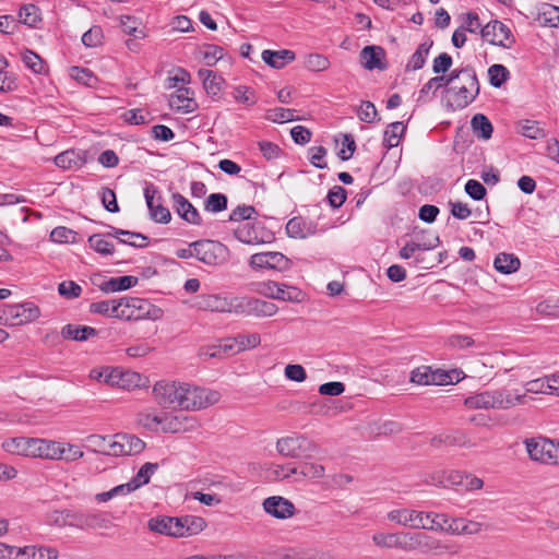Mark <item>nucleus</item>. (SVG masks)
<instances>
[{"label":"nucleus","mask_w":559,"mask_h":559,"mask_svg":"<svg viewBox=\"0 0 559 559\" xmlns=\"http://www.w3.org/2000/svg\"><path fill=\"white\" fill-rule=\"evenodd\" d=\"M526 394H519L508 389L485 391L468 396L464 405L469 409H508L524 404Z\"/></svg>","instance_id":"nucleus-1"},{"label":"nucleus","mask_w":559,"mask_h":559,"mask_svg":"<svg viewBox=\"0 0 559 559\" xmlns=\"http://www.w3.org/2000/svg\"><path fill=\"white\" fill-rule=\"evenodd\" d=\"M388 520L412 528L435 531L430 525H439L441 520L444 523L449 522V516L443 513L421 512L412 509H396L388 513Z\"/></svg>","instance_id":"nucleus-2"},{"label":"nucleus","mask_w":559,"mask_h":559,"mask_svg":"<svg viewBox=\"0 0 559 559\" xmlns=\"http://www.w3.org/2000/svg\"><path fill=\"white\" fill-rule=\"evenodd\" d=\"M524 444L532 461L559 465V441L538 436L525 439Z\"/></svg>","instance_id":"nucleus-3"},{"label":"nucleus","mask_w":559,"mask_h":559,"mask_svg":"<svg viewBox=\"0 0 559 559\" xmlns=\"http://www.w3.org/2000/svg\"><path fill=\"white\" fill-rule=\"evenodd\" d=\"M402 551L441 555L448 546L425 532H402Z\"/></svg>","instance_id":"nucleus-4"},{"label":"nucleus","mask_w":559,"mask_h":559,"mask_svg":"<svg viewBox=\"0 0 559 559\" xmlns=\"http://www.w3.org/2000/svg\"><path fill=\"white\" fill-rule=\"evenodd\" d=\"M121 302L120 319L135 321L144 319L158 320L163 316V310L146 299L123 297Z\"/></svg>","instance_id":"nucleus-5"},{"label":"nucleus","mask_w":559,"mask_h":559,"mask_svg":"<svg viewBox=\"0 0 559 559\" xmlns=\"http://www.w3.org/2000/svg\"><path fill=\"white\" fill-rule=\"evenodd\" d=\"M180 400L181 409H200L215 404L218 401V393L203 388L182 384Z\"/></svg>","instance_id":"nucleus-6"},{"label":"nucleus","mask_w":559,"mask_h":559,"mask_svg":"<svg viewBox=\"0 0 559 559\" xmlns=\"http://www.w3.org/2000/svg\"><path fill=\"white\" fill-rule=\"evenodd\" d=\"M143 192L150 218L158 224L169 223L171 214L169 210L163 205V198L157 187L152 182H146Z\"/></svg>","instance_id":"nucleus-7"},{"label":"nucleus","mask_w":559,"mask_h":559,"mask_svg":"<svg viewBox=\"0 0 559 559\" xmlns=\"http://www.w3.org/2000/svg\"><path fill=\"white\" fill-rule=\"evenodd\" d=\"M183 382L160 380L153 386V394L157 403L165 407L180 406Z\"/></svg>","instance_id":"nucleus-8"},{"label":"nucleus","mask_w":559,"mask_h":559,"mask_svg":"<svg viewBox=\"0 0 559 559\" xmlns=\"http://www.w3.org/2000/svg\"><path fill=\"white\" fill-rule=\"evenodd\" d=\"M481 37L490 45L511 48L514 43L511 29L501 21L493 20L480 29Z\"/></svg>","instance_id":"nucleus-9"},{"label":"nucleus","mask_w":559,"mask_h":559,"mask_svg":"<svg viewBox=\"0 0 559 559\" xmlns=\"http://www.w3.org/2000/svg\"><path fill=\"white\" fill-rule=\"evenodd\" d=\"M194 258L207 265H217L226 254L227 248L214 240H198L193 242Z\"/></svg>","instance_id":"nucleus-10"},{"label":"nucleus","mask_w":559,"mask_h":559,"mask_svg":"<svg viewBox=\"0 0 559 559\" xmlns=\"http://www.w3.org/2000/svg\"><path fill=\"white\" fill-rule=\"evenodd\" d=\"M480 85L477 75H468L461 85L452 86L449 92L453 94V102L456 108L463 109L474 102L478 96Z\"/></svg>","instance_id":"nucleus-11"},{"label":"nucleus","mask_w":559,"mask_h":559,"mask_svg":"<svg viewBox=\"0 0 559 559\" xmlns=\"http://www.w3.org/2000/svg\"><path fill=\"white\" fill-rule=\"evenodd\" d=\"M110 455H136L145 449V442L134 435L116 433L112 440Z\"/></svg>","instance_id":"nucleus-12"},{"label":"nucleus","mask_w":559,"mask_h":559,"mask_svg":"<svg viewBox=\"0 0 559 559\" xmlns=\"http://www.w3.org/2000/svg\"><path fill=\"white\" fill-rule=\"evenodd\" d=\"M468 75L471 78L476 75L474 68L469 66L462 69H454L448 75H437L431 78L427 83L423 85L421 90L419 91V100L432 90L435 84H437V87H441L442 85L448 86L456 80L463 82L466 78H468Z\"/></svg>","instance_id":"nucleus-13"},{"label":"nucleus","mask_w":559,"mask_h":559,"mask_svg":"<svg viewBox=\"0 0 559 559\" xmlns=\"http://www.w3.org/2000/svg\"><path fill=\"white\" fill-rule=\"evenodd\" d=\"M199 428V421L195 417L182 413L176 415H165L162 420L163 432L179 433L193 431Z\"/></svg>","instance_id":"nucleus-14"},{"label":"nucleus","mask_w":559,"mask_h":559,"mask_svg":"<svg viewBox=\"0 0 559 559\" xmlns=\"http://www.w3.org/2000/svg\"><path fill=\"white\" fill-rule=\"evenodd\" d=\"M325 468L323 465L318 463L304 462L298 466L295 464H283L282 463V478H288L293 475H300L307 478H321L324 476Z\"/></svg>","instance_id":"nucleus-15"},{"label":"nucleus","mask_w":559,"mask_h":559,"mask_svg":"<svg viewBox=\"0 0 559 559\" xmlns=\"http://www.w3.org/2000/svg\"><path fill=\"white\" fill-rule=\"evenodd\" d=\"M313 444L305 437L282 438V456L307 457Z\"/></svg>","instance_id":"nucleus-16"},{"label":"nucleus","mask_w":559,"mask_h":559,"mask_svg":"<svg viewBox=\"0 0 559 559\" xmlns=\"http://www.w3.org/2000/svg\"><path fill=\"white\" fill-rule=\"evenodd\" d=\"M173 199V207L175 212L187 223L192 225H201L202 217L198 210L192 205V203L186 199L179 192H175L171 195Z\"/></svg>","instance_id":"nucleus-17"},{"label":"nucleus","mask_w":559,"mask_h":559,"mask_svg":"<svg viewBox=\"0 0 559 559\" xmlns=\"http://www.w3.org/2000/svg\"><path fill=\"white\" fill-rule=\"evenodd\" d=\"M147 527L150 531L164 534L171 537H181L182 524L179 521V518H170V516H157L152 518L147 522Z\"/></svg>","instance_id":"nucleus-18"},{"label":"nucleus","mask_w":559,"mask_h":559,"mask_svg":"<svg viewBox=\"0 0 559 559\" xmlns=\"http://www.w3.org/2000/svg\"><path fill=\"white\" fill-rule=\"evenodd\" d=\"M193 93L188 87H180L169 97V106L178 112L190 114L198 108L192 97Z\"/></svg>","instance_id":"nucleus-19"},{"label":"nucleus","mask_w":559,"mask_h":559,"mask_svg":"<svg viewBox=\"0 0 559 559\" xmlns=\"http://www.w3.org/2000/svg\"><path fill=\"white\" fill-rule=\"evenodd\" d=\"M36 440L37 438L15 437L5 440L2 443V448L5 452L11 454L34 457L36 453V444H34V441Z\"/></svg>","instance_id":"nucleus-20"},{"label":"nucleus","mask_w":559,"mask_h":559,"mask_svg":"<svg viewBox=\"0 0 559 559\" xmlns=\"http://www.w3.org/2000/svg\"><path fill=\"white\" fill-rule=\"evenodd\" d=\"M34 444H36L34 457L62 460L66 454V445L61 442L37 438Z\"/></svg>","instance_id":"nucleus-21"},{"label":"nucleus","mask_w":559,"mask_h":559,"mask_svg":"<svg viewBox=\"0 0 559 559\" xmlns=\"http://www.w3.org/2000/svg\"><path fill=\"white\" fill-rule=\"evenodd\" d=\"M197 307L201 310L214 312H228L230 308L229 296L223 295H200L197 297Z\"/></svg>","instance_id":"nucleus-22"},{"label":"nucleus","mask_w":559,"mask_h":559,"mask_svg":"<svg viewBox=\"0 0 559 559\" xmlns=\"http://www.w3.org/2000/svg\"><path fill=\"white\" fill-rule=\"evenodd\" d=\"M107 235L117 238L121 243L130 245L135 248H145L148 243V238L141 233L129 231L112 226H110V231Z\"/></svg>","instance_id":"nucleus-23"},{"label":"nucleus","mask_w":559,"mask_h":559,"mask_svg":"<svg viewBox=\"0 0 559 559\" xmlns=\"http://www.w3.org/2000/svg\"><path fill=\"white\" fill-rule=\"evenodd\" d=\"M383 57L384 50L379 46H366L360 52L361 62L368 70H383L385 68L382 62Z\"/></svg>","instance_id":"nucleus-24"},{"label":"nucleus","mask_w":559,"mask_h":559,"mask_svg":"<svg viewBox=\"0 0 559 559\" xmlns=\"http://www.w3.org/2000/svg\"><path fill=\"white\" fill-rule=\"evenodd\" d=\"M138 284V277L132 275H124L120 277H111L97 284L99 289L104 293H116L129 289Z\"/></svg>","instance_id":"nucleus-25"},{"label":"nucleus","mask_w":559,"mask_h":559,"mask_svg":"<svg viewBox=\"0 0 559 559\" xmlns=\"http://www.w3.org/2000/svg\"><path fill=\"white\" fill-rule=\"evenodd\" d=\"M280 263V252L263 251L254 253L250 257L249 265L252 269H270L276 270Z\"/></svg>","instance_id":"nucleus-26"},{"label":"nucleus","mask_w":559,"mask_h":559,"mask_svg":"<svg viewBox=\"0 0 559 559\" xmlns=\"http://www.w3.org/2000/svg\"><path fill=\"white\" fill-rule=\"evenodd\" d=\"M114 523L107 512L86 510L85 530H110Z\"/></svg>","instance_id":"nucleus-27"},{"label":"nucleus","mask_w":559,"mask_h":559,"mask_svg":"<svg viewBox=\"0 0 559 559\" xmlns=\"http://www.w3.org/2000/svg\"><path fill=\"white\" fill-rule=\"evenodd\" d=\"M559 380L556 377L550 378H539L535 380H531L525 384V391L527 393L534 394H552L558 390Z\"/></svg>","instance_id":"nucleus-28"},{"label":"nucleus","mask_w":559,"mask_h":559,"mask_svg":"<svg viewBox=\"0 0 559 559\" xmlns=\"http://www.w3.org/2000/svg\"><path fill=\"white\" fill-rule=\"evenodd\" d=\"M121 298L120 299H110V300H102L92 302L90 305V311L92 313H98L110 318H119L121 312Z\"/></svg>","instance_id":"nucleus-29"},{"label":"nucleus","mask_w":559,"mask_h":559,"mask_svg":"<svg viewBox=\"0 0 559 559\" xmlns=\"http://www.w3.org/2000/svg\"><path fill=\"white\" fill-rule=\"evenodd\" d=\"M61 335L67 340L83 342L97 335V330L87 325L67 324L62 328Z\"/></svg>","instance_id":"nucleus-30"},{"label":"nucleus","mask_w":559,"mask_h":559,"mask_svg":"<svg viewBox=\"0 0 559 559\" xmlns=\"http://www.w3.org/2000/svg\"><path fill=\"white\" fill-rule=\"evenodd\" d=\"M198 75L202 80L203 87L209 95L216 96L221 92L224 83V79L221 75L207 69L199 70Z\"/></svg>","instance_id":"nucleus-31"},{"label":"nucleus","mask_w":559,"mask_h":559,"mask_svg":"<svg viewBox=\"0 0 559 559\" xmlns=\"http://www.w3.org/2000/svg\"><path fill=\"white\" fill-rule=\"evenodd\" d=\"M520 259L513 253H498L493 261L495 269L502 274H512L520 269Z\"/></svg>","instance_id":"nucleus-32"},{"label":"nucleus","mask_w":559,"mask_h":559,"mask_svg":"<svg viewBox=\"0 0 559 559\" xmlns=\"http://www.w3.org/2000/svg\"><path fill=\"white\" fill-rule=\"evenodd\" d=\"M85 159L74 150H68L55 157V164L62 169H78L82 167Z\"/></svg>","instance_id":"nucleus-33"},{"label":"nucleus","mask_w":559,"mask_h":559,"mask_svg":"<svg viewBox=\"0 0 559 559\" xmlns=\"http://www.w3.org/2000/svg\"><path fill=\"white\" fill-rule=\"evenodd\" d=\"M179 521L182 524L181 531L182 535L181 537H189L192 535H197L201 533L206 527V522L201 516L195 515H185L180 516Z\"/></svg>","instance_id":"nucleus-34"},{"label":"nucleus","mask_w":559,"mask_h":559,"mask_svg":"<svg viewBox=\"0 0 559 559\" xmlns=\"http://www.w3.org/2000/svg\"><path fill=\"white\" fill-rule=\"evenodd\" d=\"M432 45V40H426L425 43L420 44L409 58L406 64V71H417L421 69L426 63L427 56Z\"/></svg>","instance_id":"nucleus-35"},{"label":"nucleus","mask_w":559,"mask_h":559,"mask_svg":"<svg viewBox=\"0 0 559 559\" xmlns=\"http://www.w3.org/2000/svg\"><path fill=\"white\" fill-rule=\"evenodd\" d=\"M372 542L376 546L381 548L402 550V532L376 533L372 535Z\"/></svg>","instance_id":"nucleus-36"},{"label":"nucleus","mask_w":559,"mask_h":559,"mask_svg":"<svg viewBox=\"0 0 559 559\" xmlns=\"http://www.w3.org/2000/svg\"><path fill=\"white\" fill-rule=\"evenodd\" d=\"M518 132L531 140H538L546 136V132L539 127V122L535 120L524 119L516 124Z\"/></svg>","instance_id":"nucleus-37"},{"label":"nucleus","mask_w":559,"mask_h":559,"mask_svg":"<svg viewBox=\"0 0 559 559\" xmlns=\"http://www.w3.org/2000/svg\"><path fill=\"white\" fill-rule=\"evenodd\" d=\"M405 130L406 127L401 121L390 123L384 131L383 145L386 148L396 147L400 144V141Z\"/></svg>","instance_id":"nucleus-38"},{"label":"nucleus","mask_w":559,"mask_h":559,"mask_svg":"<svg viewBox=\"0 0 559 559\" xmlns=\"http://www.w3.org/2000/svg\"><path fill=\"white\" fill-rule=\"evenodd\" d=\"M112 440L114 437L90 435L86 437L87 449L95 453L110 455L109 450L111 451Z\"/></svg>","instance_id":"nucleus-39"},{"label":"nucleus","mask_w":559,"mask_h":559,"mask_svg":"<svg viewBox=\"0 0 559 559\" xmlns=\"http://www.w3.org/2000/svg\"><path fill=\"white\" fill-rule=\"evenodd\" d=\"M228 313L238 316H252V297L248 296H229Z\"/></svg>","instance_id":"nucleus-40"},{"label":"nucleus","mask_w":559,"mask_h":559,"mask_svg":"<svg viewBox=\"0 0 559 559\" xmlns=\"http://www.w3.org/2000/svg\"><path fill=\"white\" fill-rule=\"evenodd\" d=\"M473 131L478 139L488 140L492 134V124L483 114H476L471 121Z\"/></svg>","instance_id":"nucleus-41"},{"label":"nucleus","mask_w":559,"mask_h":559,"mask_svg":"<svg viewBox=\"0 0 559 559\" xmlns=\"http://www.w3.org/2000/svg\"><path fill=\"white\" fill-rule=\"evenodd\" d=\"M17 15L20 22L29 27H35L41 20L39 8L33 3L22 5Z\"/></svg>","instance_id":"nucleus-42"},{"label":"nucleus","mask_w":559,"mask_h":559,"mask_svg":"<svg viewBox=\"0 0 559 559\" xmlns=\"http://www.w3.org/2000/svg\"><path fill=\"white\" fill-rule=\"evenodd\" d=\"M538 21L545 26L558 27L559 8L549 3L543 4L538 13Z\"/></svg>","instance_id":"nucleus-43"},{"label":"nucleus","mask_w":559,"mask_h":559,"mask_svg":"<svg viewBox=\"0 0 559 559\" xmlns=\"http://www.w3.org/2000/svg\"><path fill=\"white\" fill-rule=\"evenodd\" d=\"M235 236L238 240L248 245L263 241L258 237L255 228L249 222L239 225L235 230Z\"/></svg>","instance_id":"nucleus-44"},{"label":"nucleus","mask_w":559,"mask_h":559,"mask_svg":"<svg viewBox=\"0 0 559 559\" xmlns=\"http://www.w3.org/2000/svg\"><path fill=\"white\" fill-rule=\"evenodd\" d=\"M88 245L96 252L108 255L112 254L115 251L114 243L106 239V236L103 234H94L88 237Z\"/></svg>","instance_id":"nucleus-45"},{"label":"nucleus","mask_w":559,"mask_h":559,"mask_svg":"<svg viewBox=\"0 0 559 559\" xmlns=\"http://www.w3.org/2000/svg\"><path fill=\"white\" fill-rule=\"evenodd\" d=\"M489 83L493 87H500L510 76L509 70L502 64H492L488 69Z\"/></svg>","instance_id":"nucleus-46"},{"label":"nucleus","mask_w":559,"mask_h":559,"mask_svg":"<svg viewBox=\"0 0 559 559\" xmlns=\"http://www.w3.org/2000/svg\"><path fill=\"white\" fill-rule=\"evenodd\" d=\"M120 25L122 27L123 33L132 35L134 38H143L145 36L144 31L139 28V20L134 16L122 15L120 17Z\"/></svg>","instance_id":"nucleus-47"},{"label":"nucleus","mask_w":559,"mask_h":559,"mask_svg":"<svg viewBox=\"0 0 559 559\" xmlns=\"http://www.w3.org/2000/svg\"><path fill=\"white\" fill-rule=\"evenodd\" d=\"M277 312V306L274 302L265 301L252 297V316L270 317Z\"/></svg>","instance_id":"nucleus-48"},{"label":"nucleus","mask_w":559,"mask_h":559,"mask_svg":"<svg viewBox=\"0 0 559 559\" xmlns=\"http://www.w3.org/2000/svg\"><path fill=\"white\" fill-rule=\"evenodd\" d=\"M226 209L227 197L223 193H211L204 202V210L207 212L217 213Z\"/></svg>","instance_id":"nucleus-49"},{"label":"nucleus","mask_w":559,"mask_h":559,"mask_svg":"<svg viewBox=\"0 0 559 559\" xmlns=\"http://www.w3.org/2000/svg\"><path fill=\"white\" fill-rule=\"evenodd\" d=\"M443 443L448 447H468L469 440L462 430L443 431Z\"/></svg>","instance_id":"nucleus-50"},{"label":"nucleus","mask_w":559,"mask_h":559,"mask_svg":"<svg viewBox=\"0 0 559 559\" xmlns=\"http://www.w3.org/2000/svg\"><path fill=\"white\" fill-rule=\"evenodd\" d=\"M144 384H145V378H143L139 372L123 370L120 389L133 390L136 388H141Z\"/></svg>","instance_id":"nucleus-51"},{"label":"nucleus","mask_w":559,"mask_h":559,"mask_svg":"<svg viewBox=\"0 0 559 559\" xmlns=\"http://www.w3.org/2000/svg\"><path fill=\"white\" fill-rule=\"evenodd\" d=\"M254 292L272 299H280V283L275 281H264L255 284Z\"/></svg>","instance_id":"nucleus-52"},{"label":"nucleus","mask_w":559,"mask_h":559,"mask_svg":"<svg viewBox=\"0 0 559 559\" xmlns=\"http://www.w3.org/2000/svg\"><path fill=\"white\" fill-rule=\"evenodd\" d=\"M286 234L290 238H304L307 234V224L301 217H293L286 224Z\"/></svg>","instance_id":"nucleus-53"},{"label":"nucleus","mask_w":559,"mask_h":559,"mask_svg":"<svg viewBox=\"0 0 559 559\" xmlns=\"http://www.w3.org/2000/svg\"><path fill=\"white\" fill-rule=\"evenodd\" d=\"M462 524H464V519H462V518L450 519L449 518L448 523H444L440 520L439 525L435 526V531L451 534V535H462V532H461ZM430 527H433V525H430Z\"/></svg>","instance_id":"nucleus-54"},{"label":"nucleus","mask_w":559,"mask_h":559,"mask_svg":"<svg viewBox=\"0 0 559 559\" xmlns=\"http://www.w3.org/2000/svg\"><path fill=\"white\" fill-rule=\"evenodd\" d=\"M162 420L163 417L148 413H140L136 417L138 424L151 431L162 430Z\"/></svg>","instance_id":"nucleus-55"},{"label":"nucleus","mask_w":559,"mask_h":559,"mask_svg":"<svg viewBox=\"0 0 559 559\" xmlns=\"http://www.w3.org/2000/svg\"><path fill=\"white\" fill-rule=\"evenodd\" d=\"M305 64L310 71H324L330 67V60L328 57L320 53H310L307 56Z\"/></svg>","instance_id":"nucleus-56"},{"label":"nucleus","mask_w":559,"mask_h":559,"mask_svg":"<svg viewBox=\"0 0 559 559\" xmlns=\"http://www.w3.org/2000/svg\"><path fill=\"white\" fill-rule=\"evenodd\" d=\"M76 233L68 227L59 226L50 233V239L55 242L70 243L76 239Z\"/></svg>","instance_id":"nucleus-57"},{"label":"nucleus","mask_w":559,"mask_h":559,"mask_svg":"<svg viewBox=\"0 0 559 559\" xmlns=\"http://www.w3.org/2000/svg\"><path fill=\"white\" fill-rule=\"evenodd\" d=\"M258 215L257 210L251 205H238L229 215L230 222L250 221Z\"/></svg>","instance_id":"nucleus-58"},{"label":"nucleus","mask_w":559,"mask_h":559,"mask_svg":"<svg viewBox=\"0 0 559 559\" xmlns=\"http://www.w3.org/2000/svg\"><path fill=\"white\" fill-rule=\"evenodd\" d=\"M158 464L157 463H145L142 465V467L139 469L136 475L132 478V480L138 485V488L148 484L151 476L157 471Z\"/></svg>","instance_id":"nucleus-59"},{"label":"nucleus","mask_w":559,"mask_h":559,"mask_svg":"<svg viewBox=\"0 0 559 559\" xmlns=\"http://www.w3.org/2000/svg\"><path fill=\"white\" fill-rule=\"evenodd\" d=\"M25 66L31 69L34 73H43L45 71V64L43 59L32 50H26L22 57Z\"/></svg>","instance_id":"nucleus-60"},{"label":"nucleus","mask_w":559,"mask_h":559,"mask_svg":"<svg viewBox=\"0 0 559 559\" xmlns=\"http://www.w3.org/2000/svg\"><path fill=\"white\" fill-rule=\"evenodd\" d=\"M357 116L361 121L371 123L376 120L378 111L373 103L364 100L357 110Z\"/></svg>","instance_id":"nucleus-61"},{"label":"nucleus","mask_w":559,"mask_h":559,"mask_svg":"<svg viewBox=\"0 0 559 559\" xmlns=\"http://www.w3.org/2000/svg\"><path fill=\"white\" fill-rule=\"evenodd\" d=\"M456 373L455 370L452 371H444L441 369H431V379L430 383L431 385H448L453 383L454 374Z\"/></svg>","instance_id":"nucleus-62"},{"label":"nucleus","mask_w":559,"mask_h":559,"mask_svg":"<svg viewBox=\"0 0 559 559\" xmlns=\"http://www.w3.org/2000/svg\"><path fill=\"white\" fill-rule=\"evenodd\" d=\"M431 367L421 366L416 368L411 373V382L419 385H431Z\"/></svg>","instance_id":"nucleus-63"},{"label":"nucleus","mask_w":559,"mask_h":559,"mask_svg":"<svg viewBox=\"0 0 559 559\" xmlns=\"http://www.w3.org/2000/svg\"><path fill=\"white\" fill-rule=\"evenodd\" d=\"M71 76L79 83H82L86 86H92L96 82V78L93 75V73L85 68L73 67L71 69Z\"/></svg>","instance_id":"nucleus-64"}]
</instances>
